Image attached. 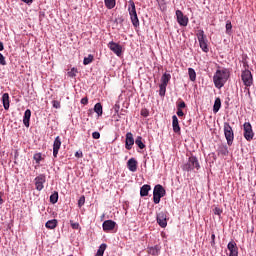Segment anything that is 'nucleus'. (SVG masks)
<instances>
[{
	"instance_id": "nucleus-30",
	"label": "nucleus",
	"mask_w": 256,
	"mask_h": 256,
	"mask_svg": "<svg viewBox=\"0 0 256 256\" xmlns=\"http://www.w3.org/2000/svg\"><path fill=\"white\" fill-rule=\"evenodd\" d=\"M58 201H59V192H54L53 194H51L50 203L55 205V203H57Z\"/></svg>"
},
{
	"instance_id": "nucleus-27",
	"label": "nucleus",
	"mask_w": 256,
	"mask_h": 256,
	"mask_svg": "<svg viewBox=\"0 0 256 256\" xmlns=\"http://www.w3.org/2000/svg\"><path fill=\"white\" fill-rule=\"evenodd\" d=\"M135 144L137 145V147H139V149H145V143H143V137L137 136L135 140Z\"/></svg>"
},
{
	"instance_id": "nucleus-35",
	"label": "nucleus",
	"mask_w": 256,
	"mask_h": 256,
	"mask_svg": "<svg viewBox=\"0 0 256 256\" xmlns=\"http://www.w3.org/2000/svg\"><path fill=\"white\" fill-rule=\"evenodd\" d=\"M159 87H160V91H159L160 97H165V93L167 92V86L160 84Z\"/></svg>"
},
{
	"instance_id": "nucleus-50",
	"label": "nucleus",
	"mask_w": 256,
	"mask_h": 256,
	"mask_svg": "<svg viewBox=\"0 0 256 256\" xmlns=\"http://www.w3.org/2000/svg\"><path fill=\"white\" fill-rule=\"evenodd\" d=\"M3 192H0V205H3V203H5V201L3 200Z\"/></svg>"
},
{
	"instance_id": "nucleus-5",
	"label": "nucleus",
	"mask_w": 256,
	"mask_h": 256,
	"mask_svg": "<svg viewBox=\"0 0 256 256\" xmlns=\"http://www.w3.org/2000/svg\"><path fill=\"white\" fill-rule=\"evenodd\" d=\"M196 36L202 51L204 53H209V46L207 45V36L205 35V31L198 30Z\"/></svg>"
},
{
	"instance_id": "nucleus-36",
	"label": "nucleus",
	"mask_w": 256,
	"mask_h": 256,
	"mask_svg": "<svg viewBox=\"0 0 256 256\" xmlns=\"http://www.w3.org/2000/svg\"><path fill=\"white\" fill-rule=\"evenodd\" d=\"M185 107H187V104H185V101L180 100L179 102H177V109H185Z\"/></svg>"
},
{
	"instance_id": "nucleus-48",
	"label": "nucleus",
	"mask_w": 256,
	"mask_h": 256,
	"mask_svg": "<svg viewBox=\"0 0 256 256\" xmlns=\"http://www.w3.org/2000/svg\"><path fill=\"white\" fill-rule=\"evenodd\" d=\"M75 157H77V159H81L83 157V152H76Z\"/></svg>"
},
{
	"instance_id": "nucleus-22",
	"label": "nucleus",
	"mask_w": 256,
	"mask_h": 256,
	"mask_svg": "<svg viewBox=\"0 0 256 256\" xmlns=\"http://www.w3.org/2000/svg\"><path fill=\"white\" fill-rule=\"evenodd\" d=\"M169 81H171V74L164 73L161 77V84L167 87L169 85Z\"/></svg>"
},
{
	"instance_id": "nucleus-19",
	"label": "nucleus",
	"mask_w": 256,
	"mask_h": 256,
	"mask_svg": "<svg viewBox=\"0 0 256 256\" xmlns=\"http://www.w3.org/2000/svg\"><path fill=\"white\" fill-rule=\"evenodd\" d=\"M128 12L130 17L133 15H137V9L135 8V2L133 0L128 1Z\"/></svg>"
},
{
	"instance_id": "nucleus-46",
	"label": "nucleus",
	"mask_w": 256,
	"mask_h": 256,
	"mask_svg": "<svg viewBox=\"0 0 256 256\" xmlns=\"http://www.w3.org/2000/svg\"><path fill=\"white\" fill-rule=\"evenodd\" d=\"M142 117H149V112L147 110H141Z\"/></svg>"
},
{
	"instance_id": "nucleus-23",
	"label": "nucleus",
	"mask_w": 256,
	"mask_h": 256,
	"mask_svg": "<svg viewBox=\"0 0 256 256\" xmlns=\"http://www.w3.org/2000/svg\"><path fill=\"white\" fill-rule=\"evenodd\" d=\"M105 7L108 9H115V6L117 5V0H104Z\"/></svg>"
},
{
	"instance_id": "nucleus-51",
	"label": "nucleus",
	"mask_w": 256,
	"mask_h": 256,
	"mask_svg": "<svg viewBox=\"0 0 256 256\" xmlns=\"http://www.w3.org/2000/svg\"><path fill=\"white\" fill-rule=\"evenodd\" d=\"M22 1H23V3H27V5L33 3V0H22Z\"/></svg>"
},
{
	"instance_id": "nucleus-41",
	"label": "nucleus",
	"mask_w": 256,
	"mask_h": 256,
	"mask_svg": "<svg viewBox=\"0 0 256 256\" xmlns=\"http://www.w3.org/2000/svg\"><path fill=\"white\" fill-rule=\"evenodd\" d=\"M233 29V25L231 24V21H227L226 23V33H229Z\"/></svg>"
},
{
	"instance_id": "nucleus-6",
	"label": "nucleus",
	"mask_w": 256,
	"mask_h": 256,
	"mask_svg": "<svg viewBox=\"0 0 256 256\" xmlns=\"http://www.w3.org/2000/svg\"><path fill=\"white\" fill-rule=\"evenodd\" d=\"M244 138L246 141H253L255 137V133L253 132V126H251L250 122H245L243 125Z\"/></svg>"
},
{
	"instance_id": "nucleus-7",
	"label": "nucleus",
	"mask_w": 256,
	"mask_h": 256,
	"mask_svg": "<svg viewBox=\"0 0 256 256\" xmlns=\"http://www.w3.org/2000/svg\"><path fill=\"white\" fill-rule=\"evenodd\" d=\"M241 79L246 88L251 87V85H253V74H251L250 70L246 69L242 71Z\"/></svg>"
},
{
	"instance_id": "nucleus-4",
	"label": "nucleus",
	"mask_w": 256,
	"mask_h": 256,
	"mask_svg": "<svg viewBox=\"0 0 256 256\" xmlns=\"http://www.w3.org/2000/svg\"><path fill=\"white\" fill-rule=\"evenodd\" d=\"M224 135L227 141V145L231 147V145H233V140L235 139V133L233 132V128L229 122L224 123Z\"/></svg>"
},
{
	"instance_id": "nucleus-33",
	"label": "nucleus",
	"mask_w": 256,
	"mask_h": 256,
	"mask_svg": "<svg viewBox=\"0 0 256 256\" xmlns=\"http://www.w3.org/2000/svg\"><path fill=\"white\" fill-rule=\"evenodd\" d=\"M94 56L92 54H89L88 57H85L83 60V65H90V63H93Z\"/></svg>"
},
{
	"instance_id": "nucleus-11",
	"label": "nucleus",
	"mask_w": 256,
	"mask_h": 256,
	"mask_svg": "<svg viewBox=\"0 0 256 256\" xmlns=\"http://www.w3.org/2000/svg\"><path fill=\"white\" fill-rule=\"evenodd\" d=\"M133 145H135V138H133V133L127 132L125 140V149H127V151H131V149H133Z\"/></svg>"
},
{
	"instance_id": "nucleus-10",
	"label": "nucleus",
	"mask_w": 256,
	"mask_h": 256,
	"mask_svg": "<svg viewBox=\"0 0 256 256\" xmlns=\"http://www.w3.org/2000/svg\"><path fill=\"white\" fill-rule=\"evenodd\" d=\"M156 221L158 225L162 227V229H165V227H167V212L160 211L156 216Z\"/></svg>"
},
{
	"instance_id": "nucleus-40",
	"label": "nucleus",
	"mask_w": 256,
	"mask_h": 256,
	"mask_svg": "<svg viewBox=\"0 0 256 256\" xmlns=\"http://www.w3.org/2000/svg\"><path fill=\"white\" fill-rule=\"evenodd\" d=\"M85 205V196H81L78 200V207H83Z\"/></svg>"
},
{
	"instance_id": "nucleus-25",
	"label": "nucleus",
	"mask_w": 256,
	"mask_h": 256,
	"mask_svg": "<svg viewBox=\"0 0 256 256\" xmlns=\"http://www.w3.org/2000/svg\"><path fill=\"white\" fill-rule=\"evenodd\" d=\"M46 229H55L57 227V219H52L46 222Z\"/></svg>"
},
{
	"instance_id": "nucleus-16",
	"label": "nucleus",
	"mask_w": 256,
	"mask_h": 256,
	"mask_svg": "<svg viewBox=\"0 0 256 256\" xmlns=\"http://www.w3.org/2000/svg\"><path fill=\"white\" fill-rule=\"evenodd\" d=\"M172 127L174 133H181V127L179 126V118L176 115L172 116Z\"/></svg>"
},
{
	"instance_id": "nucleus-21",
	"label": "nucleus",
	"mask_w": 256,
	"mask_h": 256,
	"mask_svg": "<svg viewBox=\"0 0 256 256\" xmlns=\"http://www.w3.org/2000/svg\"><path fill=\"white\" fill-rule=\"evenodd\" d=\"M29 121H31V110L27 109L24 113L23 123L25 127H29Z\"/></svg>"
},
{
	"instance_id": "nucleus-47",
	"label": "nucleus",
	"mask_w": 256,
	"mask_h": 256,
	"mask_svg": "<svg viewBox=\"0 0 256 256\" xmlns=\"http://www.w3.org/2000/svg\"><path fill=\"white\" fill-rule=\"evenodd\" d=\"M176 113H177L178 117H183V115H185V113L181 109H177Z\"/></svg>"
},
{
	"instance_id": "nucleus-13",
	"label": "nucleus",
	"mask_w": 256,
	"mask_h": 256,
	"mask_svg": "<svg viewBox=\"0 0 256 256\" xmlns=\"http://www.w3.org/2000/svg\"><path fill=\"white\" fill-rule=\"evenodd\" d=\"M35 187L37 191H43V185L45 184V175L40 174L35 178Z\"/></svg>"
},
{
	"instance_id": "nucleus-8",
	"label": "nucleus",
	"mask_w": 256,
	"mask_h": 256,
	"mask_svg": "<svg viewBox=\"0 0 256 256\" xmlns=\"http://www.w3.org/2000/svg\"><path fill=\"white\" fill-rule=\"evenodd\" d=\"M108 48L110 49V51H113L115 55H117V57H121V55H123V47L116 42H109Z\"/></svg>"
},
{
	"instance_id": "nucleus-29",
	"label": "nucleus",
	"mask_w": 256,
	"mask_h": 256,
	"mask_svg": "<svg viewBox=\"0 0 256 256\" xmlns=\"http://www.w3.org/2000/svg\"><path fill=\"white\" fill-rule=\"evenodd\" d=\"M148 253H149V255H153V256L159 255V246H154V247L148 248Z\"/></svg>"
},
{
	"instance_id": "nucleus-3",
	"label": "nucleus",
	"mask_w": 256,
	"mask_h": 256,
	"mask_svg": "<svg viewBox=\"0 0 256 256\" xmlns=\"http://www.w3.org/2000/svg\"><path fill=\"white\" fill-rule=\"evenodd\" d=\"M165 188H163V186H161V184H157L154 187L153 190V201L155 203V205H159V203H161V198L165 197Z\"/></svg>"
},
{
	"instance_id": "nucleus-14",
	"label": "nucleus",
	"mask_w": 256,
	"mask_h": 256,
	"mask_svg": "<svg viewBox=\"0 0 256 256\" xmlns=\"http://www.w3.org/2000/svg\"><path fill=\"white\" fill-rule=\"evenodd\" d=\"M61 149V137L57 136L53 143V157L57 158Z\"/></svg>"
},
{
	"instance_id": "nucleus-34",
	"label": "nucleus",
	"mask_w": 256,
	"mask_h": 256,
	"mask_svg": "<svg viewBox=\"0 0 256 256\" xmlns=\"http://www.w3.org/2000/svg\"><path fill=\"white\" fill-rule=\"evenodd\" d=\"M34 161H36V164L39 165L41 161H43V155L41 153H36L33 156Z\"/></svg>"
},
{
	"instance_id": "nucleus-2",
	"label": "nucleus",
	"mask_w": 256,
	"mask_h": 256,
	"mask_svg": "<svg viewBox=\"0 0 256 256\" xmlns=\"http://www.w3.org/2000/svg\"><path fill=\"white\" fill-rule=\"evenodd\" d=\"M182 169L184 171H199V169H201V165H199V160L197 159V157L195 156H190L188 158V161L187 163H185L183 166H182Z\"/></svg>"
},
{
	"instance_id": "nucleus-17",
	"label": "nucleus",
	"mask_w": 256,
	"mask_h": 256,
	"mask_svg": "<svg viewBox=\"0 0 256 256\" xmlns=\"http://www.w3.org/2000/svg\"><path fill=\"white\" fill-rule=\"evenodd\" d=\"M127 167L129 169V171H131L132 173H135V171H137V161L135 158H130L127 162Z\"/></svg>"
},
{
	"instance_id": "nucleus-43",
	"label": "nucleus",
	"mask_w": 256,
	"mask_h": 256,
	"mask_svg": "<svg viewBox=\"0 0 256 256\" xmlns=\"http://www.w3.org/2000/svg\"><path fill=\"white\" fill-rule=\"evenodd\" d=\"M70 225L72 227V229H79V223H75L72 220L70 221Z\"/></svg>"
},
{
	"instance_id": "nucleus-15",
	"label": "nucleus",
	"mask_w": 256,
	"mask_h": 256,
	"mask_svg": "<svg viewBox=\"0 0 256 256\" xmlns=\"http://www.w3.org/2000/svg\"><path fill=\"white\" fill-rule=\"evenodd\" d=\"M115 225H117V223L115 221L106 220L102 224L103 231H105L106 233L109 232V231H113V229H115Z\"/></svg>"
},
{
	"instance_id": "nucleus-24",
	"label": "nucleus",
	"mask_w": 256,
	"mask_h": 256,
	"mask_svg": "<svg viewBox=\"0 0 256 256\" xmlns=\"http://www.w3.org/2000/svg\"><path fill=\"white\" fill-rule=\"evenodd\" d=\"M94 112L97 113L98 117L103 115V105L101 103H96L94 106Z\"/></svg>"
},
{
	"instance_id": "nucleus-1",
	"label": "nucleus",
	"mask_w": 256,
	"mask_h": 256,
	"mask_svg": "<svg viewBox=\"0 0 256 256\" xmlns=\"http://www.w3.org/2000/svg\"><path fill=\"white\" fill-rule=\"evenodd\" d=\"M230 73L227 68L216 70L213 76V83L216 89H223L225 87V83L229 81Z\"/></svg>"
},
{
	"instance_id": "nucleus-32",
	"label": "nucleus",
	"mask_w": 256,
	"mask_h": 256,
	"mask_svg": "<svg viewBox=\"0 0 256 256\" xmlns=\"http://www.w3.org/2000/svg\"><path fill=\"white\" fill-rule=\"evenodd\" d=\"M107 249V244H101L95 256H103Z\"/></svg>"
},
{
	"instance_id": "nucleus-44",
	"label": "nucleus",
	"mask_w": 256,
	"mask_h": 256,
	"mask_svg": "<svg viewBox=\"0 0 256 256\" xmlns=\"http://www.w3.org/2000/svg\"><path fill=\"white\" fill-rule=\"evenodd\" d=\"M92 137H93V139H100L101 138V134L99 132H93L92 133Z\"/></svg>"
},
{
	"instance_id": "nucleus-12",
	"label": "nucleus",
	"mask_w": 256,
	"mask_h": 256,
	"mask_svg": "<svg viewBox=\"0 0 256 256\" xmlns=\"http://www.w3.org/2000/svg\"><path fill=\"white\" fill-rule=\"evenodd\" d=\"M228 251H230L229 256H239V248L235 241H230L227 245Z\"/></svg>"
},
{
	"instance_id": "nucleus-26",
	"label": "nucleus",
	"mask_w": 256,
	"mask_h": 256,
	"mask_svg": "<svg viewBox=\"0 0 256 256\" xmlns=\"http://www.w3.org/2000/svg\"><path fill=\"white\" fill-rule=\"evenodd\" d=\"M219 109H221V98H216L213 106V112L219 113Z\"/></svg>"
},
{
	"instance_id": "nucleus-31",
	"label": "nucleus",
	"mask_w": 256,
	"mask_h": 256,
	"mask_svg": "<svg viewBox=\"0 0 256 256\" xmlns=\"http://www.w3.org/2000/svg\"><path fill=\"white\" fill-rule=\"evenodd\" d=\"M131 23L134 27H139V17L137 14L130 16Z\"/></svg>"
},
{
	"instance_id": "nucleus-49",
	"label": "nucleus",
	"mask_w": 256,
	"mask_h": 256,
	"mask_svg": "<svg viewBox=\"0 0 256 256\" xmlns=\"http://www.w3.org/2000/svg\"><path fill=\"white\" fill-rule=\"evenodd\" d=\"M211 239H212V241H211V246H212V247H215V234H212V235H211Z\"/></svg>"
},
{
	"instance_id": "nucleus-9",
	"label": "nucleus",
	"mask_w": 256,
	"mask_h": 256,
	"mask_svg": "<svg viewBox=\"0 0 256 256\" xmlns=\"http://www.w3.org/2000/svg\"><path fill=\"white\" fill-rule=\"evenodd\" d=\"M176 17H177V23L181 27H187V25H189V18L187 16H184L181 10L176 11Z\"/></svg>"
},
{
	"instance_id": "nucleus-37",
	"label": "nucleus",
	"mask_w": 256,
	"mask_h": 256,
	"mask_svg": "<svg viewBox=\"0 0 256 256\" xmlns=\"http://www.w3.org/2000/svg\"><path fill=\"white\" fill-rule=\"evenodd\" d=\"M68 77H77V69L72 68L71 71L68 72Z\"/></svg>"
},
{
	"instance_id": "nucleus-20",
	"label": "nucleus",
	"mask_w": 256,
	"mask_h": 256,
	"mask_svg": "<svg viewBox=\"0 0 256 256\" xmlns=\"http://www.w3.org/2000/svg\"><path fill=\"white\" fill-rule=\"evenodd\" d=\"M151 189V185L145 184L140 188V196L141 197H147L149 195V191Z\"/></svg>"
},
{
	"instance_id": "nucleus-52",
	"label": "nucleus",
	"mask_w": 256,
	"mask_h": 256,
	"mask_svg": "<svg viewBox=\"0 0 256 256\" xmlns=\"http://www.w3.org/2000/svg\"><path fill=\"white\" fill-rule=\"evenodd\" d=\"M5 49V46L3 45V42H0V51H3Z\"/></svg>"
},
{
	"instance_id": "nucleus-18",
	"label": "nucleus",
	"mask_w": 256,
	"mask_h": 256,
	"mask_svg": "<svg viewBox=\"0 0 256 256\" xmlns=\"http://www.w3.org/2000/svg\"><path fill=\"white\" fill-rule=\"evenodd\" d=\"M2 103L5 111H9V107H10L9 93H4L2 95Z\"/></svg>"
},
{
	"instance_id": "nucleus-45",
	"label": "nucleus",
	"mask_w": 256,
	"mask_h": 256,
	"mask_svg": "<svg viewBox=\"0 0 256 256\" xmlns=\"http://www.w3.org/2000/svg\"><path fill=\"white\" fill-rule=\"evenodd\" d=\"M80 103L82 105H87V103H89V99L87 97H84V98L81 99Z\"/></svg>"
},
{
	"instance_id": "nucleus-39",
	"label": "nucleus",
	"mask_w": 256,
	"mask_h": 256,
	"mask_svg": "<svg viewBox=\"0 0 256 256\" xmlns=\"http://www.w3.org/2000/svg\"><path fill=\"white\" fill-rule=\"evenodd\" d=\"M52 105L54 107V109H61V102L54 100L52 101Z\"/></svg>"
},
{
	"instance_id": "nucleus-38",
	"label": "nucleus",
	"mask_w": 256,
	"mask_h": 256,
	"mask_svg": "<svg viewBox=\"0 0 256 256\" xmlns=\"http://www.w3.org/2000/svg\"><path fill=\"white\" fill-rule=\"evenodd\" d=\"M213 213H214V215H218L220 217V215L223 213V209H221L219 207H215L213 209Z\"/></svg>"
},
{
	"instance_id": "nucleus-42",
	"label": "nucleus",
	"mask_w": 256,
	"mask_h": 256,
	"mask_svg": "<svg viewBox=\"0 0 256 256\" xmlns=\"http://www.w3.org/2000/svg\"><path fill=\"white\" fill-rule=\"evenodd\" d=\"M0 65H7V61L5 60V56H3L1 53H0Z\"/></svg>"
},
{
	"instance_id": "nucleus-28",
	"label": "nucleus",
	"mask_w": 256,
	"mask_h": 256,
	"mask_svg": "<svg viewBox=\"0 0 256 256\" xmlns=\"http://www.w3.org/2000/svg\"><path fill=\"white\" fill-rule=\"evenodd\" d=\"M188 75H189L190 81H195L197 79V73L195 72V69H193V68L188 69Z\"/></svg>"
}]
</instances>
